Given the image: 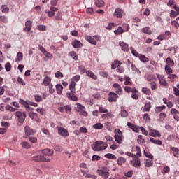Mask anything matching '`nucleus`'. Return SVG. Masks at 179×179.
<instances>
[{
    "instance_id": "nucleus-1",
    "label": "nucleus",
    "mask_w": 179,
    "mask_h": 179,
    "mask_svg": "<svg viewBox=\"0 0 179 179\" xmlns=\"http://www.w3.org/2000/svg\"><path fill=\"white\" fill-rule=\"evenodd\" d=\"M76 83L75 81H71L70 85H69V90H71L70 92L66 93V96L69 100H72L73 101H76L78 100V96L75 95L76 92Z\"/></svg>"
},
{
    "instance_id": "nucleus-2",
    "label": "nucleus",
    "mask_w": 179,
    "mask_h": 179,
    "mask_svg": "<svg viewBox=\"0 0 179 179\" xmlns=\"http://www.w3.org/2000/svg\"><path fill=\"white\" fill-rule=\"evenodd\" d=\"M108 145L107 143H104L103 141H96L92 148L94 152H101L103 150H106L107 149Z\"/></svg>"
},
{
    "instance_id": "nucleus-3",
    "label": "nucleus",
    "mask_w": 179,
    "mask_h": 179,
    "mask_svg": "<svg viewBox=\"0 0 179 179\" xmlns=\"http://www.w3.org/2000/svg\"><path fill=\"white\" fill-rule=\"evenodd\" d=\"M110 169L107 166L103 167L102 169H98L97 173L104 179H108L110 176Z\"/></svg>"
},
{
    "instance_id": "nucleus-4",
    "label": "nucleus",
    "mask_w": 179,
    "mask_h": 179,
    "mask_svg": "<svg viewBox=\"0 0 179 179\" xmlns=\"http://www.w3.org/2000/svg\"><path fill=\"white\" fill-rule=\"evenodd\" d=\"M32 160L34 162H38L41 163H45L48 162H50L51 159L50 158H47L44 157L43 155H36L31 157Z\"/></svg>"
},
{
    "instance_id": "nucleus-5",
    "label": "nucleus",
    "mask_w": 179,
    "mask_h": 179,
    "mask_svg": "<svg viewBox=\"0 0 179 179\" xmlns=\"http://www.w3.org/2000/svg\"><path fill=\"white\" fill-rule=\"evenodd\" d=\"M85 40L88 41V43H90V44H93V45H96V44H97V41H100V36H99L98 35H95L93 37H92L91 36H86Z\"/></svg>"
},
{
    "instance_id": "nucleus-6",
    "label": "nucleus",
    "mask_w": 179,
    "mask_h": 179,
    "mask_svg": "<svg viewBox=\"0 0 179 179\" xmlns=\"http://www.w3.org/2000/svg\"><path fill=\"white\" fill-rule=\"evenodd\" d=\"M117 99H118V94H117L115 92H110L108 94V100L109 103H114V101H117Z\"/></svg>"
},
{
    "instance_id": "nucleus-7",
    "label": "nucleus",
    "mask_w": 179,
    "mask_h": 179,
    "mask_svg": "<svg viewBox=\"0 0 179 179\" xmlns=\"http://www.w3.org/2000/svg\"><path fill=\"white\" fill-rule=\"evenodd\" d=\"M157 79L159 80V85L164 87L167 86L168 83L167 81H166V78H164V76L157 74Z\"/></svg>"
},
{
    "instance_id": "nucleus-8",
    "label": "nucleus",
    "mask_w": 179,
    "mask_h": 179,
    "mask_svg": "<svg viewBox=\"0 0 179 179\" xmlns=\"http://www.w3.org/2000/svg\"><path fill=\"white\" fill-rule=\"evenodd\" d=\"M130 164H131L133 167H136V169L141 167V159L136 157L135 159L131 161Z\"/></svg>"
},
{
    "instance_id": "nucleus-9",
    "label": "nucleus",
    "mask_w": 179,
    "mask_h": 179,
    "mask_svg": "<svg viewBox=\"0 0 179 179\" xmlns=\"http://www.w3.org/2000/svg\"><path fill=\"white\" fill-rule=\"evenodd\" d=\"M15 114L17 117L19 122H23L26 119V113H15Z\"/></svg>"
},
{
    "instance_id": "nucleus-10",
    "label": "nucleus",
    "mask_w": 179,
    "mask_h": 179,
    "mask_svg": "<svg viewBox=\"0 0 179 179\" xmlns=\"http://www.w3.org/2000/svg\"><path fill=\"white\" fill-rule=\"evenodd\" d=\"M41 153L44 155V156H52V155H54V150L50 148H45L41 150Z\"/></svg>"
},
{
    "instance_id": "nucleus-11",
    "label": "nucleus",
    "mask_w": 179,
    "mask_h": 179,
    "mask_svg": "<svg viewBox=\"0 0 179 179\" xmlns=\"http://www.w3.org/2000/svg\"><path fill=\"white\" fill-rule=\"evenodd\" d=\"M146 80L148 82V83L156 82V80H157V77L153 74H148L146 76Z\"/></svg>"
},
{
    "instance_id": "nucleus-12",
    "label": "nucleus",
    "mask_w": 179,
    "mask_h": 179,
    "mask_svg": "<svg viewBox=\"0 0 179 179\" xmlns=\"http://www.w3.org/2000/svg\"><path fill=\"white\" fill-rule=\"evenodd\" d=\"M31 26H33V22L30 20H27L25 22V27L24 28V31H30L31 30Z\"/></svg>"
},
{
    "instance_id": "nucleus-13",
    "label": "nucleus",
    "mask_w": 179,
    "mask_h": 179,
    "mask_svg": "<svg viewBox=\"0 0 179 179\" xmlns=\"http://www.w3.org/2000/svg\"><path fill=\"white\" fill-rule=\"evenodd\" d=\"M71 45H73L74 48H80V47H83V44L80 41H78V40H74L71 43Z\"/></svg>"
},
{
    "instance_id": "nucleus-14",
    "label": "nucleus",
    "mask_w": 179,
    "mask_h": 179,
    "mask_svg": "<svg viewBox=\"0 0 179 179\" xmlns=\"http://www.w3.org/2000/svg\"><path fill=\"white\" fill-rule=\"evenodd\" d=\"M58 134H59V135H61L62 136H64V137H66L69 135L68 134V130L66 129L65 128L59 129Z\"/></svg>"
},
{
    "instance_id": "nucleus-15",
    "label": "nucleus",
    "mask_w": 179,
    "mask_h": 179,
    "mask_svg": "<svg viewBox=\"0 0 179 179\" xmlns=\"http://www.w3.org/2000/svg\"><path fill=\"white\" fill-rule=\"evenodd\" d=\"M124 92L127 93H138V90H136V88H132L129 86H126L124 87Z\"/></svg>"
},
{
    "instance_id": "nucleus-16",
    "label": "nucleus",
    "mask_w": 179,
    "mask_h": 179,
    "mask_svg": "<svg viewBox=\"0 0 179 179\" xmlns=\"http://www.w3.org/2000/svg\"><path fill=\"white\" fill-rule=\"evenodd\" d=\"M122 13H124V11L121 8H116L113 15L116 17L121 18L122 17Z\"/></svg>"
},
{
    "instance_id": "nucleus-17",
    "label": "nucleus",
    "mask_w": 179,
    "mask_h": 179,
    "mask_svg": "<svg viewBox=\"0 0 179 179\" xmlns=\"http://www.w3.org/2000/svg\"><path fill=\"white\" fill-rule=\"evenodd\" d=\"M25 134L27 135V136L30 135H34V130L31 129L29 126H25Z\"/></svg>"
},
{
    "instance_id": "nucleus-18",
    "label": "nucleus",
    "mask_w": 179,
    "mask_h": 179,
    "mask_svg": "<svg viewBox=\"0 0 179 179\" xmlns=\"http://www.w3.org/2000/svg\"><path fill=\"white\" fill-rule=\"evenodd\" d=\"M122 65L121 61L114 60L111 64V69H115V68H118V66Z\"/></svg>"
},
{
    "instance_id": "nucleus-19",
    "label": "nucleus",
    "mask_w": 179,
    "mask_h": 179,
    "mask_svg": "<svg viewBox=\"0 0 179 179\" xmlns=\"http://www.w3.org/2000/svg\"><path fill=\"white\" fill-rule=\"evenodd\" d=\"M120 46L121 47L122 51H124L125 52H128L129 51V48L128 46V44L121 42L120 43Z\"/></svg>"
},
{
    "instance_id": "nucleus-20",
    "label": "nucleus",
    "mask_w": 179,
    "mask_h": 179,
    "mask_svg": "<svg viewBox=\"0 0 179 179\" xmlns=\"http://www.w3.org/2000/svg\"><path fill=\"white\" fill-rule=\"evenodd\" d=\"M86 75L91 78L94 80H97V76H96L92 71L88 70L86 71Z\"/></svg>"
},
{
    "instance_id": "nucleus-21",
    "label": "nucleus",
    "mask_w": 179,
    "mask_h": 179,
    "mask_svg": "<svg viewBox=\"0 0 179 179\" xmlns=\"http://www.w3.org/2000/svg\"><path fill=\"white\" fill-rule=\"evenodd\" d=\"M63 89H64V87H62V85H60V84L56 85V92L57 94H62Z\"/></svg>"
},
{
    "instance_id": "nucleus-22",
    "label": "nucleus",
    "mask_w": 179,
    "mask_h": 179,
    "mask_svg": "<svg viewBox=\"0 0 179 179\" xmlns=\"http://www.w3.org/2000/svg\"><path fill=\"white\" fill-rule=\"evenodd\" d=\"M94 5H96V6H97V8H101V7L104 6L105 3H104V1H103V0H96L94 2Z\"/></svg>"
},
{
    "instance_id": "nucleus-23",
    "label": "nucleus",
    "mask_w": 179,
    "mask_h": 179,
    "mask_svg": "<svg viewBox=\"0 0 179 179\" xmlns=\"http://www.w3.org/2000/svg\"><path fill=\"white\" fill-rule=\"evenodd\" d=\"M51 83V78L48 76H45V78L43 79V82L42 85H44V86H48Z\"/></svg>"
},
{
    "instance_id": "nucleus-24",
    "label": "nucleus",
    "mask_w": 179,
    "mask_h": 179,
    "mask_svg": "<svg viewBox=\"0 0 179 179\" xmlns=\"http://www.w3.org/2000/svg\"><path fill=\"white\" fill-rule=\"evenodd\" d=\"M144 166L145 167H152V166H153V161L150 159H145Z\"/></svg>"
},
{
    "instance_id": "nucleus-25",
    "label": "nucleus",
    "mask_w": 179,
    "mask_h": 179,
    "mask_svg": "<svg viewBox=\"0 0 179 179\" xmlns=\"http://www.w3.org/2000/svg\"><path fill=\"white\" fill-rule=\"evenodd\" d=\"M77 111L78 113H86V111H85V106H82V104L77 103Z\"/></svg>"
},
{
    "instance_id": "nucleus-26",
    "label": "nucleus",
    "mask_w": 179,
    "mask_h": 179,
    "mask_svg": "<svg viewBox=\"0 0 179 179\" xmlns=\"http://www.w3.org/2000/svg\"><path fill=\"white\" fill-rule=\"evenodd\" d=\"M69 55L74 59V61H78L79 60V57L78 55H76V52L75 51H71L69 52Z\"/></svg>"
},
{
    "instance_id": "nucleus-27",
    "label": "nucleus",
    "mask_w": 179,
    "mask_h": 179,
    "mask_svg": "<svg viewBox=\"0 0 179 179\" xmlns=\"http://www.w3.org/2000/svg\"><path fill=\"white\" fill-rule=\"evenodd\" d=\"M141 31L143 33H145V34H149V35L152 34V30H150V27H145L141 29Z\"/></svg>"
},
{
    "instance_id": "nucleus-28",
    "label": "nucleus",
    "mask_w": 179,
    "mask_h": 179,
    "mask_svg": "<svg viewBox=\"0 0 179 179\" xmlns=\"http://www.w3.org/2000/svg\"><path fill=\"white\" fill-rule=\"evenodd\" d=\"M141 92L147 96H150V94H152V91H150V90L148 87H143Z\"/></svg>"
},
{
    "instance_id": "nucleus-29",
    "label": "nucleus",
    "mask_w": 179,
    "mask_h": 179,
    "mask_svg": "<svg viewBox=\"0 0 179 179\" xmlns=\"http://www.w3.org/2000/svg\"><path fill=\"white\" fill-rule=\"evenodd\" d=\"M150 142H152V143H154L155 145H159V146H162V141L160 140H156L153 138H150Z\"/></svg>"
},
{
    "instance_id": "nucleus-30",
    "label": "nucleus",
    "mask_w": 179,
    "mask_h": 179,
    "mask_svg": "<svg viewBox=\"0 0 179 179\" xmlns=\"http://www.w3.org/2000/svg\"><path fill=\"white\" fill-rule=\"evenodd\" d=\"M115 142L121 145L122 143V136L115 135L114 136Z\"/></svg>"
},
{
    "instance_id": "nucleus-31",
    "label": "nucleus",
    "mask_w": 179,
    "mask_h": 179,
    "mask_svg": "<svg viewBox=\"0 0 179 179\" xmlns=\"http://www.w3.org/2000/svg\"><path fill=\"white\" fill-rule=\"evenodd\" d=\"M138 58L140 61L142 62H149V59L145 56V55L140 54V56H138Z\"/></svg>"
},
{
    "instance_id": "nucleus-32",
    "label": "nucleus",
    "mask_w": 179,
    "mask_h": 179,
    "mask_svg": "<svg viewBox=\"0 0 179 179\" xmlns=\"http://www.w3.org/2000/svg\"><path fill=\"white\" fill-rule=\"evenodd\" d=\"M124 85H129L130 86L132 85V80L128 76H125L124 78Z\"/></svg>"
},
{
    "instance_id": "nucleus-33",
    "label": "nucleus",
    "mask_w": 179,
    "mask_h": 179,
    "mask_svg": "<svg viewBox=\"0 0 179 179\" xmlns=\"http://www.w3.org/2000/svg\"><path fill=\"white\" fill-rule=\"evenodd\" d=\"M124 29L121 27H118L117 29L114 31L115 34H116V36H118L120 34H122V33H124Z\"/></svg>"
},
{
    "instance_id": "nucleus-34",
    "label": "nucleus",
    "mask_w": 179,
    "mask_h": 179,
    "mask_svg": "<svg viewBox=\"0 0 179 179\" xmlns=\"http://www.w3.org/2000/svg\"><path fill=\"white\" fill-rule=\"evenodd\" d=\"M23 59V53L22 52H17V58L15 59L16 62H20Z\"/></svg>"
},
{
    "instance_id": "nucleus-35",
    "label": "nucleus",
    "mask_w": 179,
    "mask_h": 179,
    "mask_svg": "<svg viewBox=\"0 0 179 179\" xmlns=\"http://www.w3.org/2000/svg\"><path fill=\"white\" fill-rule=\"evenodd\" d=\"M127 162V159L122 157H119L117 159V164L119 166H122V163H125Z\"/></svg>"
},
{
    "instance_id": "nucleus-36",
    "label": "nucleus",
    "mask_w": 179,
    "mask_h": 179,
    "mask_svg": "<svg viewBox=\"0 0 179 179\" xmlns=\"http://www.w3.org/2000/svg\"><path fill=\"white\" fill-rule=\"evenodd\" d=\"M148 85H150L151 90H156L157 89V84L156 83V81L148 83Z\"/></svg>"
},
{
    "instance_id": "nucleus-37",
    "label": "nucleus",
    "mask_w": 179,
    "mask_h": 179,
    "mask_svg": "<svg viewBox=\"0 0 179 179\" xmlns=\"http://www.w3.org/2000/svg\"><path fill=\"white\" fill-rule=\"evenodd\" d=\"M150 108H152V105L150 104V102H148V103H145L143 111H147V112L150 111Z\"/></svg>"
},
{
    "instance_id": "nucleus-38",
    "label": "nucleus",
    "mask_w": 179,
    "mask_h": 179,
    "mask_svg": "<svg viewBox=\"0 0 179 179\" xmlns=\"http://www.w3.org/2000/svg\"><path fill=\"white\" fill-rule=\"evenodd\" d=\"M168 66H174V61L171 60V58L168 57L166 61Z\"/></svg>"
},
{
    "instance_id": "nucleus-39",
    "label": "nucleus",
    "mask_w": 179,
    "mask_h": 179,
    "mask_svg": "<svg viewBox=\"0 0 179 179\" xmlns=\"http://www.w3.org/2000/svg\"><path fill=\"white\" fill-rule=\"evenodd\" d=\"M21 146L24 148V149H30V144L26 141L21 143Z\"/></svg>"
},
{
    "instance_id": "nucleus-40",
    "label": "nucleus",
    "mask_w": 179,
    "mask_h": 179,
    "mask_svg": "<svg viewBox=\"0 0 179 179\" xmlns=\"http://www.w3.org/2000/svg\"><path fill=\"white\" fill-rule=\"evenodd\" d=\"M166 108V106L162 105V106H157L155 108V111L156 113H162V111H163V110H164Z\"/></svg>"
},
{
    "instance_id": "nucleus-41",
    "label": "nucleus",
    "mask_w": 179,
    "mask_h": 179,
    "mask_svg": "<svg viewBox=\"0 0 179 179\" xmlns=\"http://www.w3.org/2000/svg\"><path fill=\"white\" fill-rule=\"evenodd\" d=\"M20 103L21 104H22V106H25L26 108H29V109L31 108H31L29 106V104L26 101H24L23 99H20Z\"/></svg>"
},
{
    "instance_id": "nucleus-42",
    "label": "nucleus",
    "mask_w": 179,
    "mask_h": 179,
    "mask_svg": "<svg viewBox=\"0 0 179 179\" xmlns=\"http://www.w3.org/2000/svg\"><path fill=\"white\" fill-rule=\"evenodd\" d=\"M93 128L94 129H103V124L101 123H96L93 125Z\"/></svg>"
},
{
    "instance_id": "nucleus-43",
    "label": "nucleus",
    "mask_w": 179,
    "mask_h": 179,
    "mask_svg": "<svg viewBox=\"0 0 179 179\" xmlns=\"http://www.w3.org/2000/svg\"><path fill=\"white\" fill-rule=\"evenodd\" d=\"M150 136H160V133L157 130H155L154 132L149 133Z\"/></svg>"
},
{
    "instance_id": "nucleus-44",
    "label": "nucleus",
    "mask_w": 179,
    "mask_h": 179,
    "mask_svg": "<svg viewBox=\"0 0 179 179\" xmlns=\"http://www.w3.org/2000/svg\"><path fill=\"white\" fill-rule=\"evenodd\" d=\"M131 69L132 71H134L135 72H137V73H138V75H141V71H140L139 69H138V68H136V66H135V64H131Z\"/></svg>"
},
{
    "instance_id": "nucleus-45",
    "label": "nucleus",
    "mask_w": 179,
    "mask_h": 179,
    "mask_svg": "<svg viewBox=\"0 0 179 179\" xmlns=\"http://www.w3.org/2000/svg\"><path fill=\"white\" fill-rule=\"evenodd\" d=\"M37 30H39V31H45L47 27H45V25H38Z\"/></svg>"
},
{
    "instance_id": "nucleus-46",
    "label": "nucleus",
    "mask_w": 179,
    "mask_h": 179,
    "mask_svg": "<svg viewBox=\"0 0 179 179\" xmlns=\"http://www.w3.org/2000/svg\"><path fill=\"white\" fill-rule=\"evenodd\" d=\"M104 157H106V159H117V157L114 155V154L108 153L104 155Z\"/></svg>"
},
{
    "instance_id": "nucleus-47",
    "label": "nucleus",
    "mask_w": 179,
    "mask_h": 179,
    "mask_svg": "<svg viewBox=\"0 0 179 179\" xmlns=\"http://www.w3.org/2000/svg\"><path fill=\"white\" fill-rule=\"evenodd\" d=\"M165 71L168 74L173 73V69H171V68H170V66H169V65L165 66Z\"/></svg>"
},
{
    "instance_id": "nucleus-48",
    "label": "nucleus",
    "mask_w": 179,
    "mask_h": 179,
    "mask_svg": "<svg viewBox=\"0 0 179 179\" xmlns=\"http://www.w3.org/2000/svg\"><path fill=\"white\" fill-rule=\"evenodd\" d=\"M5 68H6V71H7V72H9L10 71V69H12V65H10V63L9 62H8L5 64Z\"/></svg>"
},
{
    "instance_id": "nucleus-49",
    "label": "nucleus",
    "mask_w": 179,
    "mask_h": 179,
    "mask_svg": "<svg viewBox=\"0 0 179 179\" xmlns=\"http://www.w3.org/2000/svg\"><path fill=\"white\" fill-rule=\"evenodd\" d=\"M131 54H133L134 55V57H136V58H139V56L141 55V54H139V52H138V51H136V50H134L132 48H131Z\"/></svg>"
},
{
    "instance_id": "nucleus-50",
    "label": "nucleus",
    "mask_w": 179,
    "mask_h": 179,
    "mask_svg": "<svg viewBox=\"0 0 179 179\" xmlns=\"http://www.w3.org/2000/svg\"><path fill=\"white\" fill-rule=\"evenodd\" d=\"M117 72H118L119 73H124V72H125V69L123 66H119L117 68Z\"/></svg>"
},
{
    "instance_id": "nucleus-51",
    "label": "nucleus",
    "mask_w": 179,
    "mask_h": 179,
    "mask_svg": "<svg viewBox=\"0 0 179 179\" xmlns=\"http://www.w3.org/2000/svg\"><path fill=\"white\" fill-rule=\"evenodd\" d=\"M114 133L115 135H117L118 136H122V131H121L120 129H115Z\"/></svg>"
},
{
    "instance_id": "nucleus-52",
    "label": "nucleus",
    "mask_w": 179,
    "mask_h": 179,
    "mask_svg": "<svg viewBox=\"0 0 179 179\" xmlns=\"http://www.w3.org/2000/svg\"><path fill=\"white\" fill-rule=\"evenodd\" d=\"M114 133L115 135H117L118 136H122V131H121L120 129H115Z\"/></svg>"
},
{
    "instance_id": "nucleus-53",
    "label": "nucleus",
    "mask_w": 179,
    "mask_h": 179,
    "mask_svg": "<svg viewBox=\"0 0 179 179\" xmlns=\"http://www.w3.org/2000/svg\"><path fill=\"white\" fill-rule=\"evenodd\" d=\"M17 82L20 83V85H22V86H26V83L23 80V78L18 77L17 78Z\"/></svg>"
},
{
    "instance_id": "nucleus-54",
    "label": "nucleus",
    "mask_w": 179,
    "mask_h": 179,
    "mask_svg": "<svg viewBox=\"0 0 179 179\" xmlns=\"http://www.w3.org/2000/svg\"><path fill=\"white\" fill-rule=\"evenodd\" d=\"M55 76L58 79L59 78H62L64 76V74L61 73V71H57L55 73Z\"/></svg>"
},
{
    "instance_id": "nucleus-55",
    "label": "nucleus",
    "mask_w": 179,
    "mask_h": 179,
    "mask_svg": "<svg viewBox=\"0 0 179 179\" xmlns=\"http://www.w3.org/2000/svg\"><path fill=\"white\" fill-rule=\"evenodd\" d=\"M101 159V157L100 156L97 155H94L92 157V160L93 162H96L97 160H100Z\"/></svg>"
},
{
    "instance_id": "nucleus-56",
    "label": "nucleus",
    "mask_w": 179,
    "mask_h": 179,
    "mask_svg": "<svg viewBox=\"0 0 179 179\" xmlns=\"http://www.w3.org/2000/svg\"><path fill=\"white\" fill-rule=\"evenodd\" d=\"M80 79V76L79 75L74 76L72 78V82H79Z\"/></svg>"
},
{
    "instance_id": "nucleus-57",
    "label": "nucleus",
    "mask_w": 179,
    "mask_h": 179,
    "mask_svg": "<svg viewBox=\"0 0 179 179\" xmlns=\"http://www.w3.org/2000/svg\"><path fill=\"white\" fill-rule=\"evenodd\" d=\"M137 141L138 143L141 142V143H145V139H143V136L142 135L138 136Z\"/></svg>"
},
{
    "instance_id": "nucleus-58",
    "label": "nucleus",
    "mask_w": 179,
    "mask_h": 179,
    "mask_svg": "<svg viewBox=\"0 0 179 179\" xmlns=\"http://www.w3.org/2000/svg\"><path fill=\"white\" fill-rule=\"evenodd\" d=\"M125 177H132L134 176V171H129L124 173Z\"/></svg>"
},
{
    "instance_id": "nucleus-59",
    "label": "nucleus",
    "mask_w": 179,
    "mask_h": 179,
    "mask_svg": "<svg viewBox=\"0 0 179 179\" xmlns=\"http://www.w3.org/2000/svg\"><path fill=\"white\" fill-rule=\"evenodd\" d=\"M122 27L124 31H128V30H129V25L128 24H123Z\"/></svg>"
},
{
    "instance_id": "nucleus-60",
    "label": "nucleus",
    "mask_w": 179,
    "mask_h": 179,
    "mask_svg": "<svg viewBox=\"0 0 179 179\" xmlns=\"http://www.w3.org/2000/svg\"><path fill=\"white\" fill-rule=\"evenodd\" d=\"M29 142H31V143H36L37 142V138L33 136L29 137Z\"/></svg>"
},
{
    "instance_id": "nucleus-61",
    "label": "nucleus",
    "mask_w": 179,
    "mask_h": 179,
    "mask_svg": "<svg viewBox=\"0 0 179 179\" xmlns=\"http://www.w3.org/2000/svg\"><path fill=\"white\" fill-rule=\"evenodd\" d=\"M171 25H172V26H174V27H176V29H178V27H179V24H178V22H177V21H176V20H173V21L171 22Z\"/></svg>"
},
{
    "instance_id": "nucleus-62",
    "label": "nucleus",
    "mask_w": 179,
    "mask_h": 179,
    "mask_svg": "<svg viewBox=\"0 0 179 179\" xmlns=\"http://www.w3.org/2000/svg\"><path fill=\"white\" fill-rule=\"evenodd\" d=\"M144 155L146 156L148 159H153L154 157L150 152H146L144 151Z\"/></svg>"
},
{
    "instance_id": "nucleus-63",
    "label": "nucleus",
    "mask_w": 179,
    "mask_h": 179,
    "mask_svg": "<svg viewBox=\"0 0 179 179\" xmlns=\"http://www.w3.org/2000/svg\"><path fill=\"white\" fill-rule=\"evenodd\" d=\"M52 87H54V85H52V84H50L49 85V93H50L51 94H52V93L55 92V90H54Z\"/></svg>"
},
{
    "instance_id": "nucleus-64",
    "label": "nucleus",
    "mask_w": 179,
    "mask_h": 179,
    "mask_svg": "<svg viewBox=\"0 0 179 179\" xmlns=\"http://www.w3.org/2000/svg\"><path fill=\"white\" fill-rule=\"evenodd\" d=\"M34 98H35V101H37L38 103H40V101H41L43 100L41 96H40L38 95H34Z\"/></svg>"
}]
</instances>
